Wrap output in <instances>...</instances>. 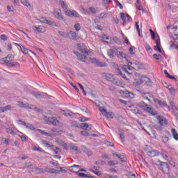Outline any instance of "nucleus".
Listing matches in <instances>:
<instances>
[{"label":"nucleus","mask_w":178,"mask_h":178,"mask_svg":"<svg viewBox=\"0 0 178 178\" xmlns=\"http://www.w3.org/2000/svg\"><path fill=\"white\" fill-rule=\"evenodd\" d=\"M40 22L43 24H48L49 26H52L54 24V22L52 21H48L45 17L40 18Z\"/></svg>","instance_id":"obj_26"},{"label":"nucleus","mask_w":178,"mask_h":178,"mask_svg":"<svg viewBox=\"0 0 178 178\" xmlns=\"http://www.w3.org/2000/svg\"><path fill=\"white\" fill-rule=\"evenodd\" d=\"M51 165H54V166H58V161H51L50 162Z\"/></svg>","instance_id":"obj_63"},{"label":"nucleus","mask_w":178,"mask_h":178,"mask_svg":"<svg viewBox=\"0 0 178 178\" xmlns=\"http://www.w3.org/2000/svg\"><path fill=\"white\" fill-rule=\"evenodd\" d=\"M9 57H7L5 60V62L6 63L7 65L10 66V67H19V63L17 62H9L8 61V58Z\"/></svg>","instance_id":"obj_21"},{"label":"nucleus","mask_w":178,"mask_h":178,"mask_svg":"<svg viewBox=\"0 0 178 178\" xmlns=\"http://www.w3.org/2000/svg\"><path fill=\"white\" fill-rule=\"evenodd\" d=\"M79 168H80L79 165H74L70 167V172H73L74 173H76V170H77V169H79Z\"/></svg>","instance_id":"obj_33"},{"label":"nucleus","mask_w":178,"mask_h":178,"mask_svg":"<svg viewBox=\"0 0 178 178\" xmlns=\"http://www.w3.org/2000/svg\"><path fill=\"white\" fill-rule=\"evenodd\" d=\"M81 134L82 136H85L86 137L90 136V134H88V132H87V131H83L81 132Z\"/></svg>","instance_id":"obj_52"},{"label":"nucleus","mask_w":178,"mask_h":178,"mask_svg":"<svg viewBox=\"0 0 178 178\" xmlns=\"http://www.w3.org/2000/svg\"><path fill=\"white\" fill-rule=\"evenodd\" d=\"M149 33L152 35V40H155L156 41V46L154 47L155 51H158L160 54H162V49H161V40L159 39V35H156L155 33H154V31L152 29H149Z\"/></svg>","instance_id":"obj_3"},{"label":"nucleus","mask_w":178,"mask_h":178,"mask_svg":"<svg viewBox=\"0 0 178 178\" xmlns=\"http://www.w3.org/2000/svg\"><path fill=\"white\" fill-rule=\"evenodd\" d=\"M38 131H39V133H41V134H44V136H48V133L44 132V131L41 129H38Z\"/></svg>","instance_id":"obj_59"},{"label":"nucleus","mask_w":178,"mask_h":178,"mask_svg":"<svg viewBox=\"0 0 178 178\" xmlns=\"http://www.w3.org/2000/svg\"><path fill=\"white\" fill-rule=\"evenodd\" d=\"M105 79H106V80H107V81H111V83H113V84H115L116 86H118L119 87H122V88L124 87L121 84L120 81L115 79V77H113V75H112L111 74H106L105 75Z\"/></svg>","instance_id":"obj_5"},{"label":"nucleus","mask_w":178,"mask_h":178,"mask_svg":"<svg viewBox=\"0 0 178 178\" xmlns=\"http://www.w3.org/2000/svg\"><path fill=\"white\" fill-rule=\"evenodd\" d=\"M117 57L118 59L122 60L123 63L128 64L129 66L132 65L131 67H129L127 65H122L120 67V68H118L117 70V72L118 74H120L122 76V79H125V80H129V76H130V72H129V70H131L132 69H136V65H134L131 62H129L127 60V56H126V54L120 50H118V52L117 53Z\"/></svg>","instance_id":"obj_1"},{"label":"nucleus","mask_w":178,"mask_h":178,"mask_svg":"<svg viewBox=\"0 0 178 178\" xmlns=\"http://www.w3.org/2000/svg\"><path fill=\"white\" fill-rule=\"evenodd\" d=\"M149 156H158V155H159V152H158L157 151L153 150V151H150L149 152Z\"/></svg>","instance_id":"obj_35"},{"label":"nucleus","mask_w":178,"mask_h":178,"mask_svg":"<svg viewBox=\"0 0 178 178\" xmlns=\"http://www.w3.org/2000/svg\"><path fill=\"white\" fill-rule=\"evenodd\" d=\"M59 35H62V37H64V38H70L71 40H77V35L76 34V32L70 31V33H67L66 32L63 31H59Z\"/></svg>","instance_id":"obj_8"},{"label":"nucleus","mask_w":178,"mask_h":178,"mask_svg":"<svg viewBox=\"0 0 178 178\" xmlns=\"http://www.w3.org/2000/svg\"><path fill=\"white\" fill-rule=\"evenodd\" d=\"M121 19L122 20L123 26H126V24H129L130 22L133 21V19H131L130 15L123 13H121Z\"/></svg>","instance_id":"obj_9"},{"label":"nucleus","mask_w":178,"mask_h":178,"mask_svg":"<svg viewBox=\"0 0 178 178\" xmlns=\"http://www.w3.org/2000/svg\"><path fill=\"white\" fill-rule=\"evenodd\" d=\"M7 10H8V12H14L15 8H13V6H8Z\"/></svg>","instance_id":"obj_47"},{"label":"nucleus","mask_w":178,"mask_h":178,"mask_svg":"<svg viewBox=\"0 0 178 178\" xmlns=\"http://www.w3.org/2000/svg\"><path fill=\"white\" fill-rule=\"evenodd\" d=\"M32 29L37 34H42L47 31V28L42 25L33 26Z\"/></svg>","instance_id":"obj_10"},{"label":"nucleus","mask_w":178,"mask_h":178,"mask_svg":"<svg viewBox=\"0 0 178 178\" xmlns=\"http://www.w3.org/2000/svg\"><path fill=\"white\" fill-rule=\"evenodd\" d=\"M172 112L175 116H178V109L176 108V106H175V103L172 102H170Z\"/></svg>","instance_id":"obj_25"},{"label":"nucleus","mask_w":178,"mask_h":178,"mask_svg":"<svg viewBox=\"0 0 178 178\" xmlns=\"http://www.w3.org/2000/svg\"><path fill=\"white\" fill-rule=\"evenodd\" d=\"M60 6H61V8H63V9H64L65 10H66V9H67V6L66 5V3H65V1H60Z\"/></svg>","instance_id":"obj_41"},{"label":"nucleus","mask_w":178,"mask_h":178,"mask_svg":"<svg viewBox=\"0 0 178 178\" xmlns=\"http://www.w3.org/2000/svg\"><path fill=\"white\" fill-rule=\"evenodd\" d=\"M137 9L138 10H141L142 12H144V9L143 8V6L140 5L139 6L137 7Z\"/></svg>","instance_id":"obj_64"},{"label":"nucleus","mask_w":178,"mask_h":178,"mask_svg":"<svg viewBox=\"0 0 178 178\" xmlns=\"http://www.w3.org/2000/svg\"><path fill=\"white\" fill-rule=\"evenodd\" d=\"M18 106L20 108H26L27 109H33L31 104L28 103H23V102H18Z\"/></svg>","instance_id":"obj_22"},{"label":"nucleus","mask_w":178,"mask_h":178,"mask_svg":"<svg viewBox=\"0 0 178 178\" xmlns=\"http://www.w3.org/2000/svg\"><path fill=\"white\" fill-rule=\"evenodd\" d=\"M6 131L9 134H15V131H13V129H12L11 128H8Z\"/></svg>","instance_id":"obj_48"},{"label":"nucleus","mask_w":178,"mask_h":178,"mask_svg":"<svg viewBox=\"0 0 178 178\" xmlns=\"http://www.w3.org/2000/svg\"><path fill=\"white\" fill-rule=\"evenodd\" d=\"M119 51V49L113 47L112 49H111L108 51V56H109V58H115V56H118V52Z\"/></svg>","instance_id":"obj_14"},{"label":"nucleus","mask_w":178,"mask_h":178,"mask_svg":"<svg viewBox=\"0 0 178 178\" xmlns=\"http://www.w3.org/2000/svg\"><path fill=\"white\" fill-rule=\"evenodd\" d=\"M147 83H151V79L144 75L140 74L139 73H135L134 79L133 81L135 87Z\"/></svg>","instance_id":"obj_2"},{"label":"nucleus","mask_w":178,"mask_h":178,"mask_svg":"<svg viewBox=\"0 0 178 178\" xmlns=\"http://www.w3.org/2000/svg\"><path fill=\"white\" fill-rule=\"evenodd\" d=\"M51 149H53L54 154H59V152H60V149H59V148H58L57 147H55V145H53Z\"/></svg>","instance_id":"obj_39"},{"label":"nucleus","mask_w":178,"mask_h":178,"mask_svg":"<svg viewBox=\"0 0 178 178\" xmlns=\"http://www.w3.org/2000/svg\"><path fill=\"white\" fill-rule=\"evenodd\" d=\"M8 48H7V50L8 51H12V44H8L7 45Z\"/></svg>","instance_id":"obj_62"},{"label":"nucleus","mask_w":178,"mask_h":178,"mask_svg":"<svg viewBox=\"0 0 178 178\" xmlns=\"http://www.w3.org/2000/svg\"><path fill=\"white\" fill-rule=\"evenodd\" d=\"M89 62H90V63H94L96 66L99 67H105V66H106V63L100 62L95 58H90Z\"/></svg>","instance_id":"obj_13"},{"label":"nucleus","mask_w":178,"mask_h":178,"mask_svg":"<svg viewBox=\"0 0 178 178\" xmlns=\"http://www.w3.org/2000/svg\"><path fill=\"white\" fill-rule=\"evenodd\" d=\"M42 145H43L44 147H46L47 148H49L50 149L54 148V145L49 143L47 141H43Z\"/></svg>","instance_id":"obj_31"},{"label":"nucleus","mask_w":178,"mask_h":178,"mask_svg":"<svg viewBox=\"0 0 178 178\" xmlns=\"http://www.w3.org/2000/svg\"><path fill=\"white\" fill-rule=\"evenodd\" d=\"M18 136L19 138H21L22 141H27V138H29V137L26 134H24L22 132H20Z\"/></svg>","instance_id":"obj_34"},{"label":"nucleus","mask_w":178,"mask_h":178,"mask_svg":"<svg viewBox=\"0 0 178 178\" xmlns=\"http://www.w3.org/2000/svg\"><path fill=\"white\" fill-rule=\"evenodd\" d=\"M154 59H156V60H159V59H161L162 58V56L161 54H155L153 55Z\"/></svg>","instance_id":"obj_44"},{"label":"nucleus","mask_w":178,"mask_h":178,"mask_svg":"<svg viewBox=\"0 0 178 178\" xmlns=\"http://www.w3.org/2000/svg\"><path fill=\"white\" fill-rule=\"evenodd\" d=\"M171 133H172L173 138H175L176 140V141H178V134H177V131H176V129H172Z\"/></svg>","instance_id":"obj_30"},{"label":"nucleus","mask_w":178,"mask_h":178,"mask_svg":"<svg viewBox=\"0 0 178 178\" xmlns=\"http://www.w3.org/2000/svg\"><path fill=\"white\" fill-rule=\"evenodd\" d=\"M1 40L3 41H6V40H8V37L6 35H1Z\"/></svg>","instance_id":"obj_57"},{"label":"nucleus","mask_w":178,"mask_h":178,"mask_svg":"<svg viewBox=\"0 0 178 178\" xmlns=\"http://www.w3.org/2000/svg\"><path fill=\"white\" fill-rule=\"evenodd\" d=\"M168 90H169L170 94H172V95H175L176 94V90L172 87H168Z\"/></svg>","instance_id":"obj_40"},{"label":"nucleus","mask_w":178,"mask_h":178,"mask_svg":"<svg viewBox=\"0 0 178 178\" xmlns=\"http://www.w3.org/2000/svg\"><path fill=\"white\" fill-rule=\"evenodd\" d=\"M76 175H77L79 177H88V176L83 172H76Z\"/></svg>","instance_id":"obj_43"},{"label":"nucleus","mask_w":178,"mask_h":178,"mask_svg":"<svg viewBox=\"0 0 178 178\" xmlns=\"http://www.w3.org/2000/svg\"><path fill=\"white\" fill-rule=\"evenodd\" d=\"M139 108H142L143 111H145V112H147V113H149L152 115H155V113L154 112V109H152L151 107H149L148 105L145 104L144 102H142L138 104Z\"/></svg>","instance_id":"obj_7"},{"label":"nucleus","mask_w":178,"mask_h":178,"mask_svg":"<svg viewBox=\"0 0 178 178\" xmlns=\"http://www.w3.org/2000/svg\"><path fill=\"white\" fill-rule=\"evenodd\" d=\"M105 40H109V38L105 35H104L102 36V40L104 41V42H106V41Z\"/></svg>","instance_id":"obj_60"},{"label":"nucleus","mask_w":178,"mask_h":178,"mask_svg":"<svg viewBox=\"0 0 178 178\" xmlns=\"http://www.w3.org/2000/svg\"><path fill=\"white\" fill-rule=\"evenodd\" d=\"M156 104H158L159 105H160L162 108H163V106L165 108H167L168 111H170V107H169L168 106V104H166L164 101L162 100H156Z\"/></svg>","instance_id":"obj_23"},{"label":"nucleus","mask_w":178,"mask_h":178,"mask_svg":"<svg viewBox=\"0 0 178 178\" xmlns=\"http://www.w3.org/2000/svg\"><path fill=\"white\" fill-rule=\"evenodd\" d=\"M74 29L76 31H80V24H76L74 25Z\"/></svg>","instance_id":"obj_53"},{"label":"nucleus","mask_w":178,"mask_h":178,"mask_svg":"<svg viewBox=\"0 0 178 178\" xmlns=\"http://www.w3.org/2000/svg\"><path fill=\"white\" fill-rule=\"evenodd\" d=\"M108 165H109V166H112V165H118V162L111 161L108 162Z\"/></svg>","instance_id":"obj_51"},{"label":"nucleus","mask_w":178,"mask_h":178,"mask_svg":"<svg viewBox=\"0 0 178 178\" xmlns=\"http://www.w3.org/2000/svg\"><path fill=\"white\" fill-rule=\"evenodd\" d=\"M65 15L67 16H70V17H79L80 16L78 12L75 10L71 11L70 10H66Z\"/></svg>","instance_id":"obj_16"},{"label":"nucleus","mask_w":178,"mask_h":178,"mask_svg":"<svg viewBox=\"0 0 178 178\" xmlns=\"http://www.w3.org/2000/svg\"><path fill=\"white\" fill-rule=\"evenodd\" d=\"M26 168H27L28 169V172H29V173H31L33 172H36V173H45V172H47V170H44L42 168H35V167H34V165L30 164V163H26Z\"/></svg>","instance_id":"obj_6"},{"label":"nucleus","mask_w":178,"mask_h":178,"mask_svg":"<svg viewBox=\"0 0 178 178\" xmlns=\"http://www.w3.org/2000/svg\"><path fill=\"white\" fill-rule=\"evenodd\" d=\"M58 169H60L59 173H66V170L63 169V168L59 167Z\"/></svg>","instance_id":"obj_58"},{"label":"nucleus","mask_w":178,"mask_h":178,"mask_svg":"<svg viewBox=\"0 0 178 178\" xmlns=\"http://www.w3.org/2000/svg\"><path fill=\"white\" fill-rule=\"evenodd\" d=\"M105 16H106V13H102L99 16V19H104L105 17Z\"/></svg>","instance_id":"obj_56"},{"label":"nucleus","mask_w":178,"mask_h":178,"mask_svg":"<svg viewBox=\"0 0 178 178\" xmlns=\"http://www.w3.org/2000/svg\"><path fill=\"white\" fill-rule=\"evenodd\" d=\"M82 124V129H83V130H86V129H88V127H90V126L87 123H83Z\"/></svg>","instance_id":"obj_49"},{"label":"nucleus","mask_w":178,"mask_h":178,"mask_svg":"<svg viewBox=\"0 0 178 178\" xmlns=\"http://www.w3.org/2000/svg\"><path fill=\"white\" fill-rule=\"evenodd\" d=\"M32 94L33 97H35V98H41V93L38 92H33Z\"/></svg>","instance_id":"obj_42"},{"label":"nucleus","mask_w":178,"mask_h":178,"mask_svg":"<svg viewBox=\"0 0 178 178\" xmlns=\"http://www.w3.org/2000/svg\"><path fill=\"white\" fill-rule=\"evenodd\" d=\"M33 151H38L39 152H42V154H48L44 152V149H42L41 147H33Z\"/></svg>","instance_id":"obj_37"},{"label":"nucleus","mask_w":178,"mask_h":178,"mask_svg":"<svg viewBox=\"0 0 178 178\" xmlns=\"http://www.w3.org/2000/svg\"><path fill=\"white\" fill-rule=\"evenodd\" d=\"M156 120L158 121V124H159V127L155 126V129H156L157 130H162V126H166V124H168V120H166L165 117L157 116Z\"/></svg>","instance_id":"obj_4"},{"label":"nucleus","mask_w":178,"mask_h":178,"mask_svg":"<svg viewBox=\"0 0 178 178\" xmlns=\"http://www.w3.org/2000/svg\"><path fill=\"white\" fill-rule=\"evenodd\" d=\"M46 172H48V173H51V174H55V175H59V170H55L54 168H51V169H47Z\"/></svg>","instance_id":"obj_32"},{"label":"nucleus","mask_w":178,"mask_h":178,"mask_svg":"<svg viewBox=\"0 0 178 178\" xmlns=\"http://www.w3.org/2000/svg\"><path fill=\"white\" fill-rule=\"evenodd\" d=\"M62 113H63V115H64V116H71V115H70V113H67V112H65V111H63L62 112Z\"/></svg>","instance_id":"obj_61"},{"label":"nucleus","mask_w":178,"mask_h":178,"mask_svg":"<svg viewBox=\"0 0 178 178\" xmlns=\"http://www.w3.org/2000/svg\"><path fill=\"white\" fill-rule=\"evenodd\" d=\"M120 94H122L124 97H126V98H134V95L131 93V92H129V90H120Z\"/></svg>","instance_id":"obj_17"},{"label":"nucleus","mask_w":178,"mask_h":178,"mask_svg":"<svg viewBox=\"0 0 178 178\" xmlns=\"http://www.w3.org/2000/svg\"><path fill=\"white\" fill-rule=\"evenodd\" d=\"M161 170L163 172V173H166L168 170H169V168L168 167V163H161L160 166Z\"/></svg>","instance_id":"obj_24"},{"label":"nucleus","mask_w":178,"mask_h":178,"mask_svg":"<svg viewBox=\"0 0 178 178\" xmlns=\"http://www.w3.org/2000/svg\"><path fill=\"white\" fill-rule=\"evenodd\" d=\"M19 47L23 54H25V55H29L30 54H34L33 51L24 47V46L22 45L21 44H19Z\"/></svg>","instance_id":"obj_18"},{"label":"nucleus","mask_w":178,"mask_h":178,"mask_svg":"<svg viewBox=\"0 0 178 178\" xmlns=\"http://www.w3.org/2000/svg\"><path fill=\"white\" fill-rule=\"evenodd\" d=\"M78 85H79V86L80 87L81 90H82V91H83L84 95H87L86 94V90H84V87H83V85H81V84H80V83H78Z\"/></svg>","instance_id":"obj_55"},{"label":"nucleus","mask_w":178,"mask_h":178,"mask_svg":"<svg viewBox=\"0 0 178 178\" xmlns=\"http://www.w3.org/2000/svg\"><path fill=\"white\" fill-rule=\"evenodd\" d=\"M17 124L24 126L26 129H29V130H31L32 131H34L35 130V127L34 126L31 125V124H27L20 120L16 121Z\"/></svg>","instance_id":"obj_12"},{"label":"nucleus","mask_w":178,"mask_h":178,"mask_svg":"<svg viewBox=\"0 0 178 178\" xmlns=\"http://www.w3.org/2000/svg\"><path fill=\"white\" fill-rule=\"evenodd\" d=\"M120 137L122 143H123L124 141V134L123 133H120Z\"/></svg>","instance_id":"obj_54"},{"label":"nucleus","mask_w":178,"mask_h":178,"mask_svg":"<svg viewBox=\"0 0 178 178\" xmlns=\"http://www.w3.org/2000/svg\"><path fill=\"white\" fill-rule=\"evenodd\" d=\"M11 110H12V106L10 105H8L4 107H0V112L1 113L7 112V111H11Z\"/></svg>","instance_id":"obj_27"},{"label":"nucleus","mask_w":178,"mask_h":178,"mask_svg":"<svg viewBox=\"0 0 178 178\" xmlns=\"http://www.w3.org/2000/svg\"><path fill=\"white\" fill-rule=\"evenodd\" d=\"M77 49L79 51H81L82 54H87V51L86 49L84 48V44L83 43H79L77 46Z\"/></svg>","instance_id":"obj_28"},{"label":"nucleus","mask_w":178,"mask_h":178,"mask_svg":"<svg viewBox=\"0 0 178 178\" xmlns=\"http://www.w3.org/2000/svg\"><path fill=\"white\" fill-rule=\"evenodd\" d=\"M104 177L105 178H116L117 177L115 175L104 174Z\"/></svg>","instance_id":"obj_46"},{"label":"nucleus","mask_w":178,"mask_h":178,"mask_svg":"<svg viewBox=\"0 0 178 178\" xmlns=\"http://www.w3.org/2000/svg\"><path fill=\"white\" fill-rule=\"evenodd\" d=\"M88 13H93V15H95V13H97V10L94 7H90L88 8Z\"/></svg>","instance_id":"obj_38"},{"label":"nucleus","mask_w":178,"mask_h":178,"mask_svg":"<svg viewBox=\"0 0 178 178\" xmlns=\"http://www.w3.org/2000/svg\"><path fill=\"white\" fill-rule=\"evenodd\" d=\"M75 54L76 55L79 60H80L81 62H86V60H87L88 58L87 56H86V54H80V53H75Z\"/></svg>","instance_id":"obj_20"},{"label":"nucleus","mask_w":178,"mask_h":178,"mask_svg":"<svg viewBox=\"0 0 178 178\" xmlns=\"http://www.w3.org/2000/svg\"><path fill=\"white\" fill-rule=\"evenodd\" d=\"M145 49L147 51H152V49L151 48V47L148 44H145Z\"/></svg>","instance_id":"obj_50"},{"label":"nucleus","mask_w":178,"mask_h":178,"mask_svg":"<svg viewBox=\"0 0 178 178\" xmlns=\"http://www.w3.org/2000/svg\"><path fill=\"white\" fill-rule=\"evenodd\" d=\"M99 111L107 119H113L114 114L112 112H107L105 107H99Z\"/></svg>","instance_id":"obj_11"},{"label":"nucleus","mask_w":178,"mask_h":178,"mask_svg":"<svg viewBox=\"0 0 178 178\" xmlns=\"http://www.w3.org/2000/svg\"><path fill=\"white\" fill-rule=\"evenodd\" d=\"M54 16L58 20H64L63 16L62 15V11H60V10H59V9L54 10Z\"/></svg>","instance_id":"obj_19"},{"label":"nucleus","mask_w":178,"mask_h":178,"mask_svg":"<svg viewBox=\"0 0 178 178\" xmlns=\"http://www.w3.org/2000/svg\"><path fill=\"white\" fill-rule=\"evenodd\" d=\"M162 141H163V143H168V141H169V138L166 136H163L162 137Z\"/></svg>","instance_id":"obj_45"},{"label":"nucleus","mask_w":178,"mask_h":178,"mask_svg":"<svg viewBox=\"0 0 178 178\" xmlns=\"http://www.w3.org/2000/svg\"><path fill=\"white\" fill-rule=\"evenodd\" d=\"M47 124L51 126H59V121L55 118H49L47 119Z\"/></svg>","instance_id":"obj_15"},{"label":"nucleus","mask_w":178,"mask_h":178,"mask_svg":"<svg viewBox=\"0 0 178 178\" xmlns=\"http://www.w3.org/2000/svg\"><path fill=\"white\" fill-rule=\"evenodd\" d=\"M135 27H136V31L138 32L139 37H141V34L140 33V22L138 21L137 22H136Z\"/></svg>","instance_id":"obj_36"},{"label":"nucleus","mask_w":178,"mask_h":178,"mask_svg":"<svg viewBox=\"0 0 178 178\" xmlns=\"http://www.w3.org/2000/svg\"><path fill=\"white\" fill-rule=\"evenodd\" d=\"M21 3H22V5H24V6H26V8H31V4H30V2L29 1V0H20Z\"/></svg>","instance_id":"obj_29"}]
</instances>
